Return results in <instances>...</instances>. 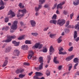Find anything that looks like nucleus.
<instances>
[{"instance_id":"obj_1","label":"nucleus","mask_w":79,"mask_h":79,"mask_svg":"<svg viewBox=\"0 0 79 79\" xmlns=\"http://www.w3.org/2000/svg\"><path fill=\"white\" fill-rule=\"evenodd\" d=\"M66 21L64 19H60L57 20H52L50 21L49 23H53L56 25L57 24L59 25L60 26H63L65 23Z\"/></svg>"},{"instance_id":"obj_2","label":"nucleus","mask_w":79,"mask_h":79,"mask_svg":"<svg viewBox=\"0 0 79 79\" xmlns=\"http://www.w3.org/2000/svg\"><path fill=\"white\" fill-rule=\"evenodd\" d=\"M34 54V53L32 51H30V52H29V55L28 56V57H27V58H28V59H31V58H33V60L36 59V57L35 56L33 57L32 56Z\"/></svg>"},{"instance_id":"obj_3","label":"nucleus","mask_w":79,"mask_h":79,"mask_svg":"<svg viewBox=\"0 0 79 79\" xmlns=\"http://www.w3.org/2000/svg\"><path fill=\"white\" fill-rule=\"evenodd\" d=\"M35 74L36 75H35L33 77V78L35 79H39L38 76H43V74L40 72H36Z\"/></svg>"},{"instance_id":"obj_4","label":"nucleus","mask_w":79,"mask_h":79,"mask_svg":"<svg viewBox=\"0 0 79 79\" xmlns=\"http://www.w3.org/2000/svg\"><path fill=\"white\" fill-rule=\"evenodd\" d=\"M43 46V44H40L39 43H36V44H35V46L33 47V48H38L39 49H40L42 48Z\"/></svg>"},{"instance_id":"obj_5","label":"nucleus","mask_w":79,"mask_h":79,"mask_svg":"<svg viewBox=\"0 0 79 79\" xmlns=\"http://www.w3.org/2000/svg\"><path fill=\"white\" fill-rule=\"evenodd\" d=\"M18 21H15L14 22V25H12L11 28L12 30H16L17 28V24Z\"/></svg>"},{"instance_id":"obj_6","label":"nucleus","mask_w":79,"mask_h":79,"mask_svg":"<svg viewBox=\"0 0 79 79\" xmlns=\"http://www.w3.org/2000/svg\"><path fill=\"white\" fill-rule=\"evenodd\" d=\"M65 3V2H63L62 3H60V4H59L57 5V9H58V8H60V9H62L63 7L62 6V5L64 4Z\"/></svg>"},{"instance_id":"obj_7","label":"nucleus","mask_w":79,"mask_h":79,"mask_svg":"<svg viewBox=\"0 0 79 79\" xmlns=\"http://www.w3.org/2000/svg\"><path fill=\"white\" fill-rule=\"evenodd\" d=\"M30 24H31V27H35L36 23L35 21L34 20H30Z\"/></svg>"},{"instance_id":"obj_8","label":"nucleus","mask_w":79,"mask_h":79,"mask_svg":"<svg viewBox=\"0 0 79 79\" xmlns=\"http://www.w3.org/2000/svg\"><path fill=\"white\" fill-rule=\"evenodd\" d=\"M74 55L71 56H68L66 58V60L67 61H68L71 60L74 57Z\"/></svg>"},{"instance_id":"obj_9","label":"nucleus","mask_w":79,"mask_h":79,"mask_svg":"<svg viewBox=\"0 0 79 79\" xmlns=\"http://www.w3.org/2000/svg\"><path fill=\"white\" fill-rule=\"evenodd\" d=\"M12 15V17H15V13L13 12L11 10H10L8 14V15Z\"/></svg>"},{"instance_id":"obj_10","label":"nucleus","mask_w":79,"mask_h":79,"mask_svg":"<svg viewBox=\"0 0 79 79\" xmlns=\"http://www.w3.org/2000/svg\"><path fill=\"white\" fill-rule=\"evenodd\" d=\"M14 54L16 56H19V51L17 49L14 50Z\"/></svg>"},{"instance_id":"obj_11","label":"nucleus","mask_w":79,"mask_h":79,"mask_svg":"<svg viewBox=\"0 0 79 79\" xmlns=\"http://www.w3.org/2000/svg\"><path fill=\"white\" fill-rule=\"evenodd\" d=\"M11 49V48L10 46H7L6 48L5 52H9L10 51Z\"/></svg>"},{"instance_id":"obj_12","label":"nucleus","mask_w":79,"mask_h":79,"mask_svg":"<svg viewBox=\"0 0 79 79\" xmlns=\"http://www.w3.org/2000/svg\"><path fill=\"white\" fill-rule=\"evenodd\" d=\"M16 37V36L15 35H13L12 36L7 35V38L9 40H11V41L12 40V39H15Z\"/></svg>"},{"instance_id":"obj_13","label":"nucleus","mask_w":79,"mask_h":79,"mask_svg":"<svg viewBox=\"0 0 79 79\" xmlns=\"http://www.w3.org/2000/svg\"><path fill=\"white\" fill-rule=\"evenodd\" d=\"M68 66L69 67L68 70L69 71H70L73 68L72 64L71 63L69 64L68 65Z\"/></svg>"},{"instance_id":"obj_14","label":"nucleus","mask_w":79,"mask_h":79,"mask_svg":"<svg viewBox=\"0 0 79 79\" xmlns=\"http://www.w3.org/2000/svg\"><path fill=\"white\" fill-rule=\"evenodd\" d=\"M28 48V47L27 45H23L22 46V49L23 50H27Z\"/></svg>"},{"instance_id":"obj_15","label":"nucleus","mask_w":79,"mask_h":79,"mask_svg":"<svg viewBox=\"0 0 79 79\" xmlns=\"http://www.w3.org/2000/svg\"><path fill=\"white\" fill-rule=\"evenodd\" d=\"M73 4L75 6H77L79 4V0H76L74 2H73Z\"/></svg>"},{"instance_id":"obj_16","label":"nucleus","mask_w":79,"mask_h":79,"mask_svg":"<svg viewBox=\"0 0 79 79\" xmlns=\"http://www.w3.org/2000/svg\"><path fill=\"white\" fill-rule=\"evenodd\" d=\"M12 43L14 44L15 46H18L19 45V42H17L15 41H12Z\"/></svg>"},{"instance_id":"obj_17","label":"nucleus","mask_w":79,"mask_h":79,"mask_svg":"<svg viewBox=\"0 0 79 79\" xmlns=\"http://www.w3.org/2000/svg\"><path fill=\"white\" fill-rule=\"evenodd\" d=\"M45 0H39V3L40 5H42L43 3H44Z\"/></svg>"},{"instance_id":"obj_18","label":"nucleus","mask_w":79,"mask_h":79,"mask_svg":"<svg viewBox=\"0 0 79 79\" xmlns=\"http://www.w3.org/2000/svg\"><path fill=\"white\" fill-rule=\"evenodd\" d=\"M19 12H21L23 14H26L27 12V10L26 9H24L23 10H19Z\"/></svg>"},{"instance_id":"obj_19","label":"nucleus","mask_w":79,"mask_h":79,"mask_svg":"<svg viewBox=\"0 0 79 79\" xmlns=\"http://www.w3.org/2000/svg\"><path fill=\"white\" fill-rule=\"evenodd\" d=\"M62 36H60L59 38H58L57 39V42L58 43H60L62 41L61 40V38H62Z\"/></svg>"},{"instance_id":"obj_20","label":"nucleus","mask_w":79,"mask_h":79,"mask_svg":"<svg viewBox=\"0 0 79 79\" xmlns=\"http://www.w3.org/2000/svg\"><path fill=\"white\" fill-rule=\"evenodd\" d=\"M79 59L77 58H75L73 60V61L75 63H78L79 62Z\"/></svg>"},{"instance_id":"obj_21","label":"nucleus","mask_w":79,"mask_h":79,"mask_svg":"<svg viewBox=\"0 0 79 79\" xmlns=\"http://www.w3.org/2000/svg\"><path fill=\"white\" fill-rule=\"evenodd\" d=\"M56 58L57 57H54L53 59V62L56 64L59 63V61L56 60Z\"/></svg>"},{"instance_id":"obj_22","label":"nucleus","mask_w":79,"mask_h":79,"mask_svg":"<svg viewBox=\"0 0 79 79\" xmlns=\"http://www.w3.org/2000/svg\"><path fill=\"white\" fill-rule=\"evenodd\" d=\"M39 61L41 64H43V57H40L39 58Z\"/></svg>"},{"instance_id":"obj_23","label":"nucleus","mask_w":79,"mask_h":79,"mask_svg":"<svg viewBox=\"0 0 79 79\" xmlns=\"http://www.w3.org/2000/svg\"><path fill=\"white\" fill-rule=\"evenodd\" d=\"M45 74H46V76H50V72L49 70H46V71L45 73Z\"/></svg>"},{"instance_id":"obj_24","label":"nucleus","mask_w":79,"mask_h":79,"mask_svg":"<svg viewBox=\"0 0 79 79\" xmlns=\"http://www.w3.org/2000/svg\"><path fill=\"white\" fill-rule=\"evenodd\" d=\"M49 52H54V49L52 46H51L50 47Z\"/></svg>"},{"instance_id":"obj_25","label":"nucleus","mask_w":79,"mask_h":79,"mask_svg":"<svg viewBox=\"0 0 79 79\" xmlns=\"http://www.w3.org/2000/svg\"><path fill=\"white\" fill-rule=\"evenodd\" d=\"M73 37L74 39H76V38L77 37V31H74Z\"/></svg>"},{"instance_id":"obj_26","label":"nucleus","mask_w":79,"mask_h":79,"mask_svg":"<svg viewBox=\"0 0 79 79\" xmlns=\"http://www.w3.org/2000/svg\"><path fill=\"white\" fill-rule=\"evenodd\" d=\"M43 65V64L42 63L38 67V69H39V70H41L42 69Z\"/></svg>"},{"instance_id":"obj_27","label":"nucleus","mask_w":79,"mask_h":79,"mask_svg":"<svg viewBox=\"0 0 79 79\" xmlns=\"http://www.w3.org/2000/svg\"><path fill=\"white\" fill-rule=\"evenodd\" d=\"M11 41V40H9L7 39L6 40H3L2 41L3 42L9 43Z\"/></svg>"},{"instance_id":"obj_28","label":"nucleus","mask_w":79,"mask_h":79,"mask_svg":"<svg viewBox=\"0 0 79 79\" xmlns=\"http://www.w3.org/2000/svg\"><path fill=\"white\" fill-rule=\"evenodd\" d=\"M25 44H32V43L31 42V41L30 40H27L25 41Z\"/></svg>"},{"instance_id":"obj_29","label":"nucleus","mask_w":79,"mask_h":79,"mask_svg":"<svg viewBox=\"0 0 79 79\" xmlns=\"http://www.w3.org/2000/svg\"><path fill=\"white\" fill-rule=\"evenodd\" d=\"M25 75H23L22 74H21L19 75V77L20 78H23L24 77H25Z\"/></svg>"},{"instance_id":"obj_30","label":"nucleus","mask_w":79,"mask_h":79,"mask_svg":"<svg viewBox=\"0 0 79 79\" xmlns=\"http://www.w3.org/2000/svg\"><path fill=\"white\" fill-rule=\"evenodd\" d=\"M24 35H23L22 36L20 37L19 38H18V40H21L24 39Z\"/></svg>"},{"instance_id":"obj_31","label":"nucleus","mask_w":79,"mask_h":79,"mask_svg":"<svg viewBox=\"0 0 79 79\" xmlns=\"http://www.w3.org/2000/svg\"><path fill=\"white\" fill-rule=\"evenodd\" d=\"M58 50L59 52H61L64 49L61 47H60L58 48Z\"/></svg>"},{"instance_id":"obj_32","label":"nucleus","mask_w":79,"mask_h":79,"mask_svg":"<svg viewBox=\"0 0 79 79\" xmlns=\"http://www.w3.org/2000/svg\"><path fill=\"white\" fill-rule=\"evenodd\" d=\"M57 18V15L56 14L54 15L52 17V19H56Z\"/></svg>"},{"instance_id":"obj_33","label":"nucleus","mask_w":79,"mask_h":79,"mask_svg":"<svg viewBox=\"0 0 79 79\" xmlns=\"http://www.w3.org/2000/svg\"><path fill=\"white\" fill-rule=\"evenodd\" d=\"M48 51L47 49L46 48H45L42 50V51L44 52H46Z\"/></svg>"},{"instance_id":"obj_34","label":"nucleus","mask_w":79,"mask_h":79,"mask_svg":"<svg viewBox=\"0 0 79 79\" xmlns=\"http://www.w3.org/2000/svg\"><path fill=\"white\" fill-rule=\"evenodd\" d=\"M59 54H62V55H65L67 54V53L66 52H59Z\"/></svg>"},{"instance_id":"obj_35","label":"nucleus","mask_w":79,"mask_h":79,"mask_svg":"<svg viewBox=\"0 0 79 79\" xmlns=\"http://www.w3.org/2000/svg\"><path fill=\"white\" fill-rule=\"evenodd\" d=\"M0 5L3 6L4 5V3L2 0L0 1Z\"/></svg>"},{"instance_id":"obj_36","label":"nucleus","mask_w":79,"mask_h":79,"mask_svg":"<svg viewBox=\"0 0 79 79\" xmlns=\"http://www.w3.org/2000/svg\"><path fill=\"white\" fill-rule=\"evenodd\" d=\"M8 63V61L7 60H6L5 61V62H4V63L3 64V67L5 66Z\"/></svg>"},{"instance_id":"obj_37","label":"nucleus","mask_w":79,"mask_h":79,"mask_svg":"<svg viewBox=\"0 0 79 79\" xmlns=\"http://www.w3.org/2000/svg\"><path fill=\"white\" fill-rule=\"evenodd\" d=\"M78 63H77L75 64L73 67V69H77V66L78 65Z\"/></svg>"},{"instance_id":"obj_38","label":"nucleus","mask_w":79,"mask_h":79,"mask_svg":"<svg viewBox=\"0 0 79 79\" xmlns=\"http://www.w3.org/2000/svg\"><path fill=\"white\" fill-rule=\"evenodd\" d=\"M38 35V34L37 33H31V35H32L35 36H37Z\"/></svg>"},{"instance_id":"obj_39","label":"nucleus","mask_w":79,"mask_h":79,"mask_svg":"<svg viewBox=\"0 0 79 79\" xmlns=\"http://www.w3.org/2000/svg\"><path fill=\"white\" fill-rule=\"evenodd\" d=\"M9 21V18H8L6 17L5 19V23L8 22Z\"/></svg>"},{"instance_id":"obj_40","label":"nucleus","mask_w":79,"mask_h":79,"mask_svg":"<svg viewBox=\"0 0 79 79\" xmlns=\"http://www.w3.org/2000/svg\"><path fill=\"white\" fill-rule=\"evenodd\" d=\"M79 27V24H77L75 25V28L78 30V28Z\"/></svg>"},{"instance_id":"obj_41","label":"nucleus","mask_w":79,"mask_h":79,"mask_svg":"<svg viewBox=\"0 0 79 79\" xmlns=\"http://www.w3.org/2000/svg\"><path fill=\"white\" fill-rule=\"evenodd\" d=\"M73 47H71L69 49H68V51L69 52H71L73 51Z\"/></svg>"},{"instance_id":"obj_42","label":"nucleus","mask_w":79,"mask_h":79,"mask_svg":"<svg viewBox=\"0 0 79 79\" xmlns=\"http://www.w3.org/2000/svg\"><path fill=\"white\" fill-rule=\"evenodd\" d=\"M35 11H36V12H38L39 10V8L37 7H35Z\"/></svg>"},{"instance_id":"obj_43","label":"nucleus","mask_w":79,"mask_h":79,"mask_svg":"<svg viewBox=\"0 0 79 79\" xmlns=\"http://www.w3.org/2000/svg\"><path fill=\"white\" fill-rule=\"evenodd\" d=\"M69 23H70V22H69V21H67V22H66V25H65V27H67L68 26V25H69Z\"/></svg>"},{"instance_id":"obj_44","label":"nucleus","mask_w":79,"mask_h":79,"mask_svg":"<svg viewBox=\"0 0 79 79\" xmlns=\"http://www.w3.org/2000/svg\"><path fill=\"white\" fill-rule=\"evenodd\" d=\"M19 70H20V73H22L24 72V69H19Z\"/></svg>"},{"instance_id":"obj_45","label":"nucleus","mask_w":79,"mask_h":79,"mask_svg":"<svg viewBox=\"0 0 79 79\" xmlns=\"http://www.w3.org/2000/svg\"><path fill=\"white\" fill-rule=\"evenodd\" d=\"M30 64L29 63L27 62H25L23 63V65H29Z\"/></svg>"},{"instance_id":"obj_46","label":"nucleus","mask_w":79,"mask_h":79,"mask_svg":"<svg viewBox=\"0 0 79 79\" xmlns=\"http://www.w3.org/2000/svg\"><path fill=\"white\" fill-rule=\"evenodd\" d=\"M74 40H75L76 42H78V41L79 40V37H78L76 39H74Z\"/></svg>"},{"instance_id":"obj_47","label":"nucleus","mask_w":79,"mask_h":79,"mask_svg":"<svg viewBox=\"0 0 79 79\" xmlns=\"http://www.w3.org/2000/svg\"><path fill=\"white\" fill-rule=\"evenodd\" d=\"M54 36V35L53 34H51L49 35V37L51 38H52Z\"/></svg>"},{"instance_id":"obj_48","label":"nucleus","mask_w":79,"mask_h":79,"mask_svg":"<svg viewBox=\"0 0 79 79\" xmlns=\"http://www.w3.org/2000/svg\"><path fill=\"white\" fill-rule=\"evenodd\" d=\"M16 73H17V74H19V73H20V71L19 70V69H17V71H16Z\"/></svg>"},{"instance_id":"obj_49","label":"nucleus","mask_w":79,"mask_h":79,"mask_svg":"<svg viewBox=\"0 0 79 79\" xmlns=\"http://www.w3.org/2000/svg\"><path fill=\"white\" fill-rule=\"evenodd\" d=\"M68 12H67V11H65V10H64V11L63 12V14L64 15H66L68 14Z\"/></svg>"},{"instance_id":"obj_50","label":"nucleus","mask_w":79,"mask_h":79,"mask_svg":"<svg viewBox=\"0 0 79 79\" xmlns=\"http://www.w3.org/2000/svg\"><path fill=\"white\" fill-rule=\"evenodd\" d=\"M9 29V27L8 26H7L6 27H5V30L6 31L8 30Z\"/></svg>"},{"instance_id":"obj_51","label":"nucleus","mask_w":79,"mask_h":79,"mask_svg":"<svg viewBox=\"0 0 79 79\" xmlns=\"http://www.w3.org/2000/svg\"><path fill=\"white\" fill-rule=\"evenodd\" d=\"M39 15V12L37 11L36 12V13H35V15H36V16H38Z\"/></svg>"},{"instance_id":"obj_52","label":"nucleus","mask_w":79,"mask_h":79,"mask_svg":"<svg viewBox=\"0 0 79 79\" xmlns=\"http://www.w3.org/2000/svg\"><path fill=\"white\" fill-rule=\"evenodd\" d=\"M57 4L56 3L54 5V6L53 7V8H52V9H54L56 6H57Z\"/></svg>"},{"instance_id":"obj_53","label":"nucleus","mask_w":79,"mask_h":79,"mask_svg":"<svg viewBox=\"0 0 79 79\" xmlns=\"http://www.w3.org/2000/svg\"><path fill=\"white\" fill-rule=\"evenodd\" d=\"M49 29V27H47L46 28H45L44 29V31H47Z\"/></svg>"},{"instance_id":"obj_54","label":"nucleus","mask_w":79,"mask_h":79,"mask_svg":"<svg viewBox=\"0 0 79 79\" xmlns=\"http://www.w3.org/2000/svg\"><path fill=\"white\" fill-rule=\"evenodd\" d=\"M48 57V60H51V57L50 56H47Z\"/></svg>"},{"instance_id":"obj_55","label":"nucleus","mask_w":79,"mask_h":79,"mask_svg":"<svg viewBox=\"0 0 79 79\" xmlns=\"http://www.w3.org/2000/svg\"><path fill=\"white\" fill-rule=\"evenodd\" d=\"M38 8L39 9L42 8V5H39Z\"/></svg>"},{"instance_id":"obj_56","label":"nucleus","mask_w":79,"mask_h":79,"mask_svg":"<svg viewBox=\"0 0 79 79\" xmlns=\"http://www.w3.org/2000/svg\"><path fill=\"white\" fill-rule=\"evenodd\" d=\"M73 14H71L70 15V19H72V18L73 16Z\"/></svg>"},{"instance_id":"obj_57","label":"nucleus","mask_w":79,"mask_h":79,"mask_svg":"<svg viewBox=\"0 0 79 79\" xmlns=\"http://www.w3.org/2000/svg\"><path fill=\"white\" fill-rule=\"evenodd\" d=\"M4 8H5L4 6H1V7H0V10H2L4 9Z\"/></svg>"},{"instance_id":"obj_58","label":"nucleus","mask_w":79,"mask_h":79,"mask_svg":"<svg viewBox=\"0 0 79 79\" xmlns=\"http://www.w3.org/2000/svg\"><path fill=\"white\" fill-rule=\"evenodd\" d=\"M33 73V72H31L30 73H28V76H31V75H32Z\"/></svg>"},{"instance_id":"obj_59","label":"nucleus","mask_w":79,"mask_h":79,"mask_svg":"<svg viewBox=\"0 0 79 79\" xmlns=\"http://www.w3.org/2000/svg\"><path fill=\"white\" fill-rule=\"evenodd\" d=\"M62 68V66L61 65L59 66V68H58V69H59V70H60Z\"/></svg>"},{"instance_id":"obj_60","label":"nucleus","mask_w":79,"mask_h":79,"mask_svg":"<svg viewBox=\"0 0 79 79\" xmlns=\"http://www.w3.org/2000/svg\"><path fill=\"white\" fill-rule=\"evenodd\" d=\"M20 16H21V14L19 13L18 14H17V17H19Z\"/></svg>"},{"instance_id":"obj_61","label":"nucleus","mask_w":79,"mask_h":79,"mask_svg":"<svg viewBox=\"0 0 79 79\" xmlns=\"http://www.w3.org/2000/svg\"><path fill=\"white\" fill-rule=\"evenodd\" d=\"M56 13L57 14H59L60 13V12L59 11H58V10H57L56 11Z\"/></svg>"},{"instance_id":"obj_62","label":"nucleus","mask_w":79,"mask_h":79,"mask_svg":"<svg viewBox=\"0 0 79 79\" xmlns=\"http://www.w3.org/2000/svg\"><path fill=\"white\" fill-rule=\"evenodd\" d=\"M44 7L45 8H47L48 7V6L47 5H44Z\"/></svg>"},{"instance_id":"obj_63","label":"nucleus","mask_w":79,"mask_h":79,"mask_svg":"<svg viewBox=\"0 0 79 79\" xmlns=\"http://www.w3.org/2000/svg\"><path fill=\"white\" fill-rule=\"evenodd\" d=\"M77 21H79V15L77 17Z\"/></svg>"},{"instance_id":"obj_64","label":"nucleus","mask_w":79,"mask_h":79,"mask_svg":"<svg viewBox=\"0 0 79 79\" xmlns=\"http://www.w3.org/2000/svg\"><path fill=\"white\" fill-rule=\"evenodd\" d=\"M39 79H45V78L43 77H41L39 78Z\"/></svg>"}]
</instances>
